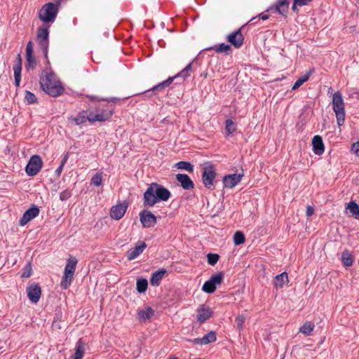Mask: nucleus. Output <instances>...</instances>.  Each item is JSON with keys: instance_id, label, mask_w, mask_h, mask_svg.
Here are the masks:
<instances>
[{"instance_id": "obj_30", "label": "nucleus", "mask_w": 359, "mask_h": 359, "mask_svg": "<svg viewBox=\"0 0 359 359\" xmlns=\"http://www.w3.org/2000/svg\"><path fill=\"white\" fill-rule=\"evenodd\" d=\"M154 311L151 307H147L144 310H140L138 312L140 319L146 320L150 319L154 316Z\"/></svg>"}, {"instance_id": "obj_50", "label": "nucleus", "mask_w": 359, "mask_h": 359, "mask_svg": "<svg viewBox=\"0 0 359 359\" xmlns=\"http://www.w3.org/2000/svg\"><path fill=\"white\" fill-rule=\"evenodd\" d=\"M314 213V208L312 206H307L306 214L307 217H311Z\"/></svg>"}, {"instance_id": "obj_49", "label": "nucleus", "mask_w": 359, "mask_h": 359, "mask_svg": "<svg viewBox=\"0 0 359 359\" xmlns=\"http://www.w3.org/2000/svg\"><path fill=\"white\" fill-rule=\"evenodd\" d=\"M312 0H295V4H299V6L308 5Z\"/></svg>"}, {"instance_id": "obj_44", "label": "nucleus", "mask_w": 359, "mask_h": 359, "mask_svg": "<svg viewBox=\"0 0 359 359\" xmlns=\"http://www.w3.org/2000/svg\"><path fill=\"white\" fill-rule=\"evenodd\" d=\"M71 196H72L71 191L69 189H66V190L62 191L60 194V199L62 201H67V199H69L71 197Z\"/></svg>"}, {"instance_id": "obj_23", "label": "nucleus", "mask_w": 359, "mask_h": 359, "mask_svg": "<svg viewBox=\"0 0 359 359\" xmlns=\"http://www.w3.org/2000/svg\"><path fill=\"white\" fill-rule=\"evenodd\" d=\"M90 118V111L83 110L79 112L77 116L74 118H72V120L75 122L76 125H81L85 123L87 121H89Z\"/></svg>"}, {"instance_id": "obj_15", "label": "nucleus", "mask_w": 359, "mask_h": 359, "mask_svg": "<svg viewBox=\"0 0 359 359\" xmlns=\"http://www.w3.org/2000/svg\"><path fill=\"white\" fill-rule=\"evenodd\" d=\"M39 214V209L34 206L32 208H29L25 212L23 216L20 219V224L21 226H25L32 219L37 217Z\"/></svg>"}, {"instance_id": "obj_52", "label": "nucleus", "mask_w": 359, "mask_h": 359, "mask_svg": "<svg viewBox=\"0 0 359 359\" xmlns=\"http://www.w3.org/2000/svg\"><path fill=\"white\" fill-rule=\"evenodd\" d=\"M63 168H64V166H62L61 165H60V166L56 169L55 173L57 176H60L61 175Z\"/></svg>"}, {"instance_id": "obj_27", "label": "nucleus", "mask_w": 359, "mask_h": 359, "mask_svg": "<svg viewBox=\"0 0 359 359\" xmlns=\"http://www.w3.org/2000/svg\"><path fill=\"white\" fill-rule=\"evenodd\" d=\"M288 282V276L286 272L277 275L274 280V286L276 288H281L283 285Z\"/></svg>"}, {"instance_id": "obj_43", "label": "nucleus", "mask_w": 359, "mask_h": 359, "mask_svg": "<svg viewBox=\"0 0 359 359\" xmlns=\"http://www.w3.org/2000/svg\"><path fill=\"white\" fill-rule=\"evenodd\" d=\"M207 257L208 264L214 266L218 262L219 256L217 254L209 253Z\"/></svg>"}, {"instance_id": "obj_47", "label": "nucleus", "mask_w": 359, "mask_h": 359, "mask_svg": "<svg viewBox=\"0 0 359 359\" xmlns=\"http://www.w3.org/2000/svg\"><path fill=\"white\" fill-rule=\"evenodd\" d=\"M34 55L33 54V43L30 41L27 43L26 46V55Z\"/></svg>"}, {"instance_id": "obj_46", "label": "nucleus", "mask_w": 359, "mask_h": 359, "mask_svg": "<svg viewBox=\"0 0 359 359\" xmlns=\"http://www.w3.org/2000/svg\"><path fill=\"white\" fill-rule=\"evenodd\" d=\"M32 275V268H31V266L30 264H27L25 266V267L24 268V272L22 274V278H29Z\"/></svg>"}, {"instance_id": "obj_28", "label": "nucleus", "mask_w": 359, "mask_h": 359, "mask_svg": "<svg viewBox=\"0 0 359 359\" xmlns=\"http://www.w3.org/2000/svg\"><path fill=\"white\" fill-rule=\"evenodd\" d=\"M341 262L346 267H349L353 265V256L348 250H344L341 253Z\"/></svg>"}, {"instance_id": "obj_10", "label": "nucleus", "mask_w": 359, "mask_h": 359, "mask_svg": "<svg viewBox=\"0 0 359 359\" xmlns=\"http://www.w3.org/2000/svg\"><path fill=\"white\" fill-rule=\"evenodd\" d=\"M128 207L126 201L119 203L112 206L110 210V217L115 220L121 219L125 215Z\"/></svg>"}, {"instance_id": "obj_17", "label": "nucleus", "mask_w": 359, "mask_h": 359, "mask_svg": "<svg viewBox=\"0 0 359 359\" xmlns=\"http://www.w3.org/2000/svg\"><path fill=\"white\" fill-rule=\"evenodd\" d=\"M22 60L21 55L18 54L17 55L16 60L15 61V64L13 65V72H14V79H15V84L17 87L20 86V81H21V72H22Z\"/></svg>"}, {"instance_id": "obj_18", "label": "nucleus", "mask_w": 359, "mask_h": 359, "mask_svg": "<svg viewBox=\"0 0 359 359\" xmlns=\"http://www.w3.org/2000/svg\"><path fill=\"white\" fill-rule=\"evenodd\" d=\"M212 315L211 309L205 304L198 309L197 319L200 323H203L209 319Z\"/></svg>"}, {"instance_id": "obj_45", "label": "nucleus", "mask_w": 359, "mask_h": 359, "mask_svg": "<svg viewBox=\"0 0 359 359\" xmlns=\"http://www.w3.org/2000/svg\"><path fill=\"white\" fill-rule=\"evenodd\" d=\"M245 317L243 316H238L236 318V325H237V327L239 330H242L243 327V324L245 323Z\"/></svg>"}, {"instance_id": "obj_19", "label": "nucleus", "mask_w": 359, "mask_h": 359, "mask_svg": "<svg viewBox=\"0 0 359 359\" xmlns=\"http://www.w3.org/2000/svg\"><path fill=\"white\" fill-rule=\"evenodd\" d=\"M176 180L180 184L181 187L185 190L194 189V184L191 179L186 174H177Z\"/></svg>"}, {"instance_id": "obj_41", "label": "nucleus", "mask_w": 359, "mask_h": 359, "mask_svg": "<svg viewBox=\"0 0 359 359\" xmlns=\"http://www.w3.org/2000/svg\"><path fill=\"white\" fill-rule=\"evenodd\" d=\"M90 183L96 187H99L102 183V172H96L91 178Z\"/></svg>"}, {"instance_id": "obj_24", "label": "nucleus", "mask_w": 359, "mask_h": 359, "mask_svg": "<svg viewBox=\"0 0 359 359\" xmlns=\"http://www.w3.org/2000/svg\"><path fill=\"white\" fill-rule=\"evenodd\" d=\"M165 273L166 271L164 269H161L153 273L150 278L151 285L153 286H158Z\"/></svg>"}, {"instance_id": "obj_11", "label": "nucleus", "mask_w": 359, "mask_h": 359, "mask_svg": "<svg viewBox=\"0 0 359 359\" xmlns=\"http://www.w3.org/2000/svg\"><path fill=\"white\" fill-rule=\"evenodd\" d=\"M140 222L144 228H151L156 224V217L149 210H143L140 213Z\"/></svg>"}, {"instance_id": "obj_2", "label": "nucleus", "mask_w": 359, "mask_h": 359, "mask_svg": "<svg viewBox=\"0 0 359 359\" xmlns=\"http://www.w3.org/2000/svg\"><path fill=\"white\" fill-rule=\"evenodd\" d=\"M40 85L42 90L52 97L60 96L64 91L60 81H57L52 72H46L40 78Z\"/></svg>"}, {"instance_id": "obj_12", "label": "nucleus", "mask_w": 359, "mask_h": 359, "mask_svg": "<svg viewBox=\"0 0 359 359\" xmlns=\"http://www.w3.org/2000/svg\"><path fill=\"white\" fill-rule=\"evenodd\" d=\"M226 40L236 48H238L243 44L244 36L241 29H238L235 32L230 33L226 36Z\"/></svg>"}, {"instance_id": "obj_31", "label": "nucleus", "mask_w": 359, "mask_h": 359, "mask_svg": "<svg viewBox=\"0 0 359 359\" xmlns=\"http://www.w3.org/2000/svg\"><path fill=\"white\" fill-rule=\"evenodd\" d=\"M314 327L313 323L307 321L299 328V332L304 334L305 336H309L313 332Z\"/></svg>"}, {"instance_id": "obj_29", "label": "nucleus", "mask_w": 359, "mask_h": 359, "mask_svg": "<svg viewBox=\"0 0 359 359\" xmlns=\"http://www.w3.org/2000/svg\"><path fill=\"white\" fill-rule=\"evenodd\" d=\"M210 49L214 50L216 53H224L226 55H230L231 53V46L224 43L215 45Z\"/></svg>"}, {"instance_id": "obj_1", "label": "nucleus", "mask_w": 359, "mask_h": 359, "mask_svg": "<svg viewBox=\"0 0 359 359\" xmlns=\"http://www.w3.org/2000/svg\"><path fill=\"white\" fill-rule=\"evenodd\" d=\"M170 196L171 193L168 189L152 183L144 194V205L152 207L159 201H167Z\"/></svg>"}, {"instance_id": "obj_34", "label": "nucleus", "mask_w": 359, "mask_h": 359, "mask_svg": "<svg viewBox=\"0 0 359 359\" xmlns=\"http://www.w3.org/2000/svg\"><path fill=\"white\" fill-rule=\"evenodd\" d=\"M36 65V59L34 55H26L25 68L27 71L33 70Z\"/></svg>"}, {"instance_id": "obj_48", "label": "nucleus", "mask_w": 359, "mask_h": 359, "mask_svg": "<svg viewBox=\"0 0 359 359\" xmlns=\"http://www.w3.org/2000/svg\"><path fill=\"white\" fill-rule=\"evenodd\" d=\"M351 151L359 157V142H356L352 144Z\"/></svg>"}, {"instance_id": "obj_38", "label": "nucleus", "mask_w": 359, "mask_h": 359, "mask_svg": "<svg viewBox=\"0 0 359 359\" xmlns=\"http://www.w3.org/2000/svg\"><path fill=\"white\" fill-rule=\"evenodd\" d=\"M225 130L227 135L232 134L236 130V125L231 119H227L225 122Z\"/></svg>"}, {"instance_id": "obj_56", "label": "nucleus", "mask_w": 359, "mask_h": 359, "mask_svg": "<svg viewBox=\"0 0 359 359\" xmlns=\"http://www.w3.org/2000/svg\"><path fill=\"white\" fill-rule=\"evenodd\" d=\"M170 359H178V358H176V357H172V358H170Z\"/></svg>"}, {"instance_id": "obj_5", "label": "nucleus", "mask_w": 359, "mask_h": 359, "mask_svg": "<svg viewBox=\"0 0 359 359\" xmlns=\"http://www.w3.org/2000/svg\"><path fill=\"white\" fill-rule=\"evenodd\" d=\"M58 13V6L54 3L44 4L39 12V18L45 23L53 22Z\"/></svg>"}, {"instance_id": "obj_54", "label": "nucleus", "mask_w": 359, "mask_h": 359, "mask_svg": "<svg viewBox=\"0 0 359 359\" xmlns=\"http://www.w3.org/2000/svg\"><path fill=\"white\" fill-rule=\"evenodd\" d=\"M297 6H299V4H295V0H294V3H293V5L292 6V9L294 12H296L297 13L299 11L298 8H297Z\"/></svg>"}, {"instance_id": "obj_25", "label": "nucleus", "mask_w": 359, "mask_h": 359, "mask_svg": "<svg viewBox=\"0 0 359 359\" xmlns=\"http://www.w3.org/2000/svg\"><path fill=\"white\" fill-rule=\"evenodd\" d=\"M289 2L287 0H278L276 4V10L280 15L286 17L289 9Z\"/></svg>"}, {"instance_id": "obj_42", "label": "nucleus", "mask_w": 359, "mask_h": 359, "mask_svg": "<svg viewBox=\"0 0 359 359\" xmlns=\"http://www.w3.org/2000/svg\"><path fill=\"white\" fill-rule=\"evenodd\" d=\"M25 102L29 104H35L37 102L36 95L28 90L25 91Z\"/></svg>"}, {"instance_id": "obj_8", "label": "nucleus", "mask_w": 359, "mask_h": 359, "mask_svg": "<svg viewBox=\"0 0 359 359\" xmlns=\"http://www.w3.org/2000/svg\"><path fill=\"white\" fill-rule=\"evenodd\" d=\"M191 64L192 62H190L188 65L186 66V67H184L180 72H179L175 76L169 77L165 81L154 86L151 90L153 91L161 90L169 86L172 83L175 79L177 77H182L183 79H184L185 78L188 77L189 76V72L191 70Z\"/></svg>"}, {"instance_id": "obj_39", "label": "nucleus", "mask_w": 359, "mask_h": 359, "mask_svg": "<svg viewBox=\"0 0 359 359\" xmlns=\"http://www.w3.org/2000/svg\"><path fill=\"white\" fill-rule=\"evenodd\" d=\"M245 241V235L241 231H236L233 235V242L236 245L243 244Z\"/></svg>"}, {"instance_id": "obj_6", "label": "nucleus", "mask_w": 359, "mask_h": 359, "mask_svg": "<svg viewBox=\"0 0 359 359\" xmlns=\"http://www.w3.org/2000/svg\"><path fill=\"white\" fill-rule=\"evenodd\" d=\"M216 170L212 163H206L203 168L202 180L204 186L210 190L215 189Z\"/></svg>"}, {"instance_id": "obj_14", "label": "nucleus", "mask_w": 359, "mask_h": 359, "mask_svg": "<svg viewBox=\"0 0 359 359\" xmlns=\"http://www.w3.org/2000/svg\"><path fill=\"white\" fill-rule=\"evenodd\" d=\"M27 296L29 299L32 303H37L41 297V290L39 285H31L27 289Z\"/></svg>"}, {"instance_id": "obj_40", "label": "nucleus", "mask_w": 359, "mask_h": 359, "mask_svg": "<svg viewBox=\"0 0 359 359\" xmlns=\"http://www.w3.org/2000/svg\"><path fill=\"white\" fill-rule=\"evenodd\" d=\"M310 75H311V73L309 72V73L306 74L305 75H304L302 77L298 79L294 83L292 89L296 90V89L299 88L304 82H306L309 80Z\"/></svg>"}, {"instance_id": "obj_36", "label": "nucleus", "mask_w": 359, "mask_h": 359, "mask_svg": "<svg viewBox=\"0 0 359 359\" xmlns=\"http://www.w3.org/2000/svg\"><path fill=\"white\" fill-rule=\"evenodd\" d=\"M223 279V272H219L217 273L213 274L209 278V280L216 286L220 285L222 283Z\"/></svg>"}, {"instance_id": "obj_4", "label": "nucleus", "mask_w": 359, "mask_h": 359, "mask_svg": "<svg viewBox=\"0 0 359 359\" xmlns=\"http://www.w3.org/2000/svg\"><path fill=\"white\" fill-rule=\"evenodd\" d=\"M332 104L337 124L339 126H341L345 121V108L342 95L340 92L337 91L333 94Z\"/></svg>"}, {"instance_id": "obj_26", "label": "nucleus", "mask_w": 359, "mask_h": 359, "mask_svg": "<svg viewBox=\"0 0 359 359\" xmlns=\"http://www.w3.org/2000/svg\"><path fill=\"white\" fill-rule=\"evenodd\" d=\"M85 352V343L80 339L76 344L75 353L72 359H81Z\"/></svg>"}, {"instance_id": "obj_55", "label": "nucleus", "mask_w": 359, "mask_h": 359, "mask_svg": "<svg viewBox=\"0 0 359 359\" xmlns=\"http://www.w3.org/2000/svg\"><path fill=\"white\" fill-rule=\"evenodd\" d=\"M259 20V17L257 16V17H255V18H252L250 21L249 22H251V24H256L257 22V21Z\"/></svg>"}, {"instance_id": "obj_16", "label": "nucleus", "mask_w": 359, "mask_h": 359, "mask_svg": "<svg viewBox=\"0 0 359 359\" xmlns=\"http://www.w3.org/2000/svg\"><path fill=\"white\" fill-rule=\"evenodd\" d=\"M147 248V244L143 241H139L136 246L127 252V258L128 260H133L142 254Z\"/></svg>"}, {"instance_id": "obj_35", "label": "nucleus", "mask_w": 359, "mask_h": 359, "mask_svg": "<svg viewBox=\"0 0 359 359\" xmlns=\"http://www.w3.org/2000/svg\"><path fill=\"white\" fill-rule=\"evenodd\" d=\"M148 286V282L147 279L140 278L137 280L136 289L140 293L144 292Z\"/></svg>"}, {"instance_id": "obj_21", "label": "nucleus", "mask_w": 359, "mask_h": 359, "mask_svg": "<svg viewBox=\"0 0 359 359\" xmlns=\"http://www.w3.org/2000/svg\"><path fill=\"white\" fill-rule=\"evenodd\" d=\"M216 334L213 331L208 332L201 338H196L193 340L195 344L206 345L216 341Z\"/></svg>"}, {"instance_id": "obj_7", "label": "nucleus", "mask_w": 359, "mask_h": 359, "mask_svg": "<svg viewBox=\"0 0 359 359\" xmlns=\"http://www.w3.org/2000/svg\"><path fill=\"white\" fill-rule=\"evenodd\" d=\"M37 41L40 48L42 50L44 57L48 58V51L49 45V30L48 27H40L37 29Z\"/></svg>"}, {"instance_id": "obj_20", "label": "nucleus", "mask_w": 359, "mask_h": 359, "mask_svg": "<svg viewBox=\"0 0 359 359\" xmlns=\"http://www.w3.org/2000/svg\"><path fill=\"white\" fill-rule=\"evenodd\" d=\"M113 114V110L111 109L109 111H104L102 113H97L95 115H93V112L90 111V118L89 119V122L94 123L95 121L104 122L107 120L109 119Z\"/></svg>"}, {"instance_id": "obj_9", "label": "nucleus", "mask_w": 359, "mask_h": 359, "mask_svg": "<svg viewBox=\"0 0 359 359\" xmlns=\"http://www.w3.org/2000/svg\"><path fill=\"white\" fill-rule=\"evenodd\" d=\"M42 165L41 158L38 155H34L30 158L25 168V172L29 176H35L39 172Z\"/></svg>"}, {"instance_id": "obj_33", "label": "nucleus", "mask_w": 359, "mask_h": 359, "mask_svg": "<svg viewBox=\"0 0 359 359\" xmlns=\"http://www.w3.org/2000/svg\"><path fill=\"white\" fill-rule=\"evenodd\" d=\"M175 167L180 170H184L189 172H194V165L188 161H180L175 164Z\"/></svg>"}, {"instance_id": "obj_32", "label": "nucleus", "mask_w": 359, "mask_h": 359, "mask_svg": "<svg viewBox=\"0 0 359 359\" xmlns=\"http://www.w3.org/2000/svg\"><path fill=\"white\" fill-rule=\"evenodd\" d=\"M346 209L349 210L355 219H359V205L353 201L349 202L347 204Z\"/></svg>"}, {"instance_id": "obj_13", "label": "nucleus", "mask_w": 359, "mask_h": 359, "mask_svg": "<svg viewBox=\"0 0 359 359\" xmlns=\"http://www.w3.org/2000/svg\"><path fill=\"white\" fill-rule=\"evenodd\" d=\"M243 177V173L228 175L224 177L223 184L224 187L232 189L237 185Z\"/></svg>"}, {"instance_id": "obj_37", "label": "nucleus", "mask_w": 359, "mask_h": 359, "mask_svg": "<svg viewBox=\"0 0 359 359\" xmlns=\"http://www.w3.org/2000/svg\"><path fill=\"white\" fill-rule=\"evenodd\" d=\"M216 285H215L210 280L205 281L202 287L203 291L206 293L212 294L216 290Z\"/></svg>"}, {"instance_id": "obj_22", "label": "nucleus", "mask_w": 359, "mask_h": 359, "mask_svg": "<svg viewBox=\"0 0 359 359\" xmlns=\"http://www.w3.org/2000/svg\"><path fill=\"white\" fill-rule=\"evenodd\" d=\"M313 151L316 155H321L325 151L323 139L319 135H315L312 140Z\"/></svg>"}, {"instance_id": "obj_51", "label": "nucleus", "mask_w": 359, "mask_h": 359, "mask_svg": "<svg viewBox=\"0 0 359 359\" xmlns=\"http://www.w3.org/2000/svg\"><path fill=\"white\" fill-rule=\"evenodd\" d=\"M68 158H69V153H67V154L64 156V157H63V158H62V161H61V163H60V165H61L62 166H65V163H67V160H68Z\"/></svg>"}, {"instance_id": "obj_53", "label": "nucleus", "mask_w": 359, "mask_h": 359, "mask_svg": "<svg viewBox=\"0 0 359 359\" xmlns=\"http://www.w3.org/2000/svg\"><path fill=\"white\" fill-rule=\"evenodd\" d=\"M258 17H259V20L262 19L263 20H266L269 19V18L268 15H265L264 13L259 14L258 15Z\"/></svg>"}, {"instance_id": "obj_3", "label": "nucleus", "mask_w": 359, "mask_h": 359, "mask_svg": "<svg viewBox=\"0 0 359 359\" xmlns=\"http://www.w3.org/2000/svg\"><path fill=\"white\" fill-rule=\"evenodd\" d=\"M78 260L75 257L70 255L65 267L64 275L60 282L62 289L67 290L72 284Z\"/></svg>"}]
</instances>
